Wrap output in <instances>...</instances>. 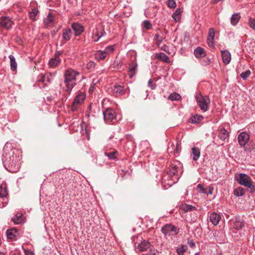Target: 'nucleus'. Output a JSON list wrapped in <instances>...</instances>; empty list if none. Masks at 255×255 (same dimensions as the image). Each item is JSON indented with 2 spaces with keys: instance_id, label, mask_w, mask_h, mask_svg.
I'll use <instances>...</instances> for the list:
<instances>
[{
  "instance_id": "1",
  "label": "nucleus",
  "mask_w": 255,
  "mask_h": 255,
  "mask_svg": "<svg viewBox=\"0 0 255 255\" xmlns=\"http://www.w3.org/2000/svg\"><path fill=\"white\" fill-rule=\"evenodd\" d=\"M21 152L17 148H13L10 143L6 142L3 147L2 156L4 167L11 172L18 171L20 164Z\"/></svg>"
},
{
  "instance_id": "2",
  "label": "nucleus",
  "mask_w": 255,
  "mask_h": 255,
  "mask_svg": "<svg viewBox=\"0 0 255 255\" xmlns=\"http://www.w3.org/2000/svg\"><path fill=\"white\" fill-rule=\"evenodd\" d=\"M80 74L79 72L69 68L65 70L64 74V82L65 84L66 91L70 94L72 89L76 85V77Z\"/></svg>"
},
{
  "instance_id": "3",
  "label": "nucleus",
  "mask_w": 255,
  "mask_h": 255,
  "mask_svg": "<svg viewBox=\"0 0 255 255\" xmlns=\"http://www.w3.org/2000/svg\"><path fill=\"white\" fill-rule=\"evenodd\" d=\"M235 178L240 185L249 188L251 193H255V186L253 184L252 180L249 175L241 173L235 175Z\"/></svg>"
},
{
  "instance_id": "4",
  "label": "nucleus",
  "mask_w": 255,
  "mask_h": 255,
  "mask_svg": "<svg viewBox=\"0 0 255 255\" xmlns=\"http://www.w3.org/2000/svg\"><path fill=\"white\" fill-rule=\"evenodd\" d=\"M54 76V74L47 73L43 74L42 73L39 74L37 78V82L39 83L38 86L40 88H43L44 85L50 82Z\"/></svg>"
},
{
  "instance_id": "5",
  "label": "nucleus",
  "mask_w": 255,
  "mask_h": 255,
  "mask_svg": "<svg viewBox=\"0 0 255 255\" xmlns=\"http://www.w3.org/2000/svg\"><path fill=\"white\" fill-rule=\"evenodd\" d=\"M196 99L201 110L203 112L207 111L208 104L210 103L209 98L207 96L204 97L201 94H199L196 96Z\"/></svg>"
},
{
  "instance_id": "6",
  "label": "nucleus",
  "mask_w": 255,
  "mask_h": 255,
  "mask_svg": "<svg viewBox=\"0 0 255 255\" xmlns=\"http://www.w3.org/2000/svg\"><path fill=\"white\" fill-rule=\"evenodd\" d=\"M105 34L104 27L102 23H100L93 30L92 38L94 41L97 42Z\"/></svg>"
},
{
  "instance_id": "7",
  "label": "nucleus",
  "mask_w": 255,
  "mask_h": 255,
  "mask_svg": "<svg viewBox=\"0 0 255 255\" xmlns=\"http://www.w3.org/2000/svg\"><path fill=\"white\" fill-rule=\"evenodd\" d=\"M162 233L165 236L176 235L178 232V229L172 224H166L161 228Z\"/></svg>"
},
{
  "instance_id": "8",
  "label": "nucleus",
  "mask_w": 255,
  "mask_h": 255,
  "mask_svg": "<svg viewBox=\"0 0 255 255\" xmlns=\"http://www.w3.org/2000/svg\"><path fill=\"white\" fill-rule=\"evenodd\" d=\"M85 99V95L81 93L78 94L74 99L71 107V110L73 112L76 111L78 109L79 105L83 102Z\"/></svg>"
},
{
  "instance_id": "9",
  "label": "nucleus",
  "mask_w": 255,
  "mask_h": 255,
  "mask_svg": "<svg viewBox=\"0 0 255 255\" xmlns=\"http://www.w3.org/2000/svg\"><path fill=\"white\" fill-rule=\"evenodd\" d=\"M181 164L179 161H174L170 165V168L169 170V174L171 176L177 175L179 171L181 169Z\"/></svg>"
},
{
  "instance_id": "10",
  "label": "nucleus",
  "mask_w": 255,
  "mask_h": 255,
  "mask_svg": "<svg viewBox=\"0 0 255 255\" xmlns=\"http://www.w3.org/2000/svg\"><path fill=\"white\" fill-rule=\"evenodd\" d=\"M103 115L105 121L110 123L116 117L115 111L111 109H107L103 112Z\"/></svg>"
},
{
  "instance_id": "11",
  "label": "nucleus",
  "mask_w": 255,
  "mask_h": 255,
  "mask_svg": "<svg viewBox=\"0 0 255 255\" xmlns=\"http://www.w3.org/2000/svg\"><path fill=\"white\" fill-rule=\"evenodd\" d=\"M13 22L11 19L8 16H1L0 19V25L6 29H9L11 27Z\"/></svg>"
},
{
  "instance_id": "12",
  "label": "nucleus",
  "mask_w": 255,
  "mask_h": 255,
  "mask_svg": "<svg viewBox=\"0 0 255 255\" xmlns=\"http://www.w3.org/2000/svg\"><path fill=\"white\" fill-rule=\"evenodd\" d=\"M238 139L240 145L244 147L248 142L250 139V135L246 132H242L238 135Z\"/></svg>"
},
{
  "instance_id": "13",
  "label": "nucleus",
  "mask_w": 255,
  "mask_h": 255,
  "mask_svg": "<svg viewBox=\"0 0 255 255\" xmlns=\"http://www.w3.org/2000/svg\"><path fill=\"white\" fill-rule=\"evenodd\" d=\"M231 227L237 230H240L244 226V221L240 218H235L231 221Z\"/></svg>"
},
{
  "instance_id": "14",
  "label": "nucleus",
  "mask_w": 255,
  "mask_h": 255,
  "mask_svg": "<svg viewBox=\"0 0 255 255\" xmlns=\"http://www.w3.org/2000/svg\"><path fill=\"white\" fill-rule=\"evenodd\" d=\"M150 247V243L145 240L141 242L140 244H137L135 246V250L136 252H144L149 249Z\"/></svg>"
},
{
  "instance_id": "15",
  "label": "nucleus",
  "mask_w": 255,
  "mask_h": 255,
  "mask_svg": "<svg viewBox=\"0 0 255 255\" xmlns=\"http://www.w3.org/2000/svg\"><path fill=\"white\" fill-rule=\"evenodd\" d=\"M6 234L8 239L13 240H16L19 236L18 231L15 228L7 230Z\"/></svg>"
},
{
  "instance_id": "16",
  "label": "nucleus",
  "mask_w": 255,
  "mask_h": 255,
  "mask_svg": "<svg viewBox=\"0 0 255 255\" xmlns=\"http://www.w3.org/2000/svg\"><path fill=\"white\" fill-rule=\"evenodd\" d=\"M215 35V31L214 28H210L209 29L208 36L207 38V42L209 46L213 47L214 46V37Z\"/></svg>"
},
{
  "instance_id": "17",
  "label": "nucleus",
  "mask_w": 255,
  "mask_h": 255,
  "mask_svg": "<svg viewBox=\"0 0 255 255\" xmlns=\"http://www.w3.org/2000/svg\"><path fill=\"white\" fill-rule=\"evenodd\" d=\"M112 90L113 94L116 96L123 95L125 94V90L124 87L120 85H115L112 88Z\"/></svg>"
},
{
  "instance_id": "18",
  "label": "nucleus",
  "mask_w": 255,
  "mask_h": 255,
  "mask_svg": "<svg viewBox=\"0 0 255 255\" xmlns=\"http://www.w3.org/2000/svg\"><path fill=\"white\" fill-rule=\"evenodd\" d=\"M72 28L75 32V35L78 36L84 31V27L80 23L75 22L72 24Z\"/></svg>"
},
{
  "instance_id": "19",
  "label": "nucleus",
  "mask_w": 255,
  "mask_h": 255,
  "mask_svg": "<svg viewBox=\"0 0 255 255\" xmlns=\"http://www.w3.org/2000/svg\"><path fill=\"white\" fill-rule=\"evenodd\" d=\"M55 21L54 15L52 13H49L46 17L43 19V22L47 26L52 25Z\"/></svg>"
},
{
  "instance_id": "20",
  "label": "nucleus",
  "mask_w": 255,
  "mask_h": 255,
  "mask_svg": "<svg viewBox=\"0 0 255 255\" xmlns=\"http://www.w3.org/2000/svg\"><path fill=\"white\" fill-rule=\"evenodd\" d=\"M209 219L214 225H217L221 220V216L219 214L213 212L210 214Z\"/></svg>"
},
{
  "instance_id": "21",
  "label": "nucleus",
  "mask_w": 255,
  "mask_h": 255,
  "mask_svg": "<svg viewBox=\"0 0 255 255\" xmlns=\"http://www.w3.org/2000/svg\"><path fill=\"white\" fill-rule=\"evenodd\" d=\"M137 64L136 62H132L129 64L128 69V75L130 78H132L136 73V68Z\"/></svg>"
},
{
  "instance_id": "22",
  "label": "nucleus",
  "mask_w": 255,
  "mask_h": 255,
  "mask_svg": "<svg viewBox=\"0 0 255 255\" xmlns=\"http://www.w3.org/2000/svg\"><path fill=\"white\" fill-rule=\"evenodd\" d=\"M222 57L223 62L226 64H229L231 59V56L230 53L227 50H224L222 51Z\"/></svg>"
},
{
  "instance_id": "23",
  "label": "nucleus",
  "mask_w": 255,
  "mask_h": 255,
  "mask_svg": "<svg viewBox=\"0 0 255 255\" xmlns=\"http://www.w3.org/2000/svg\"><path fill=\"white\" fill-rule=\"evenodd\" d=\"M194 54L196 58L204 57L206 56V53L203 48L201 47H198L194 50Z\"/></svg>"
},
{
  "instance_id": "24",
  "label": "nucleus",
  "mask_w": 255,
  "mask_h": 255,
  "mask_svg": "<svg viewBox=\"0 0 255 255\" xmlns=\"http://www.w3.org/2000/svg\"><path fill=\"white\" fill-rule=\"evenodd\" d=\"M94 56L96 59L98 61L103 60L107 57V55L104 50H98L96 51L94 54Z\"/></svg>"
},
{
  "instance_id": "25",
  "label": "nucleus",
  "mask_w": 255,
  "mask_h": 255,
  "mask_svg": "<svg viewBox=\"0 0 255 255\" xmlns=\"http://www.w3.org/2000/svg\"><path fill=\"white\" fill-rule=\"evenodd\" d=\"M72 35V31L70 28L63 29L62 37L65 41H68L70 39Z\"/></svg>"
},
{
  "instance_id": "26",
  "label": "nucleus",
  "mask_w": 255,
  "mask_h": 255,
  "mask_svg": "<svg viewBox=\"0 0 255 255\" xmlns=\"http://www.w3.org/2000/svg\"><path fill=\"white\" fill-rule=\"evenodd\" d=\"M192 155H193V160H197L200 156V150L198 147H193L192 148Z\"/></svg>"
},
{
  "instance_id": "27",
  "label": "nucleus",
  "mask_w": 255,
  "mask_h": 255,
  "mask_svg": "<svg viewBox=\"0 0 255 255\" xmlns=\"http://www.w3.org/2000/svg\"><path fill=\"white\" fill-rule=\"evenodd\" d=\"M155 58L164 62L169 63V60L168 56L164 53L160 52L155 55Z\"/></svg>"
},
{
  "instance_id": "28",
  "label": "nucleus",
  "mask_w": 255,
  "mask_h": 255,
  "mask_svg": "<svg viewBox=\"0 0 255 255\" xmlns=\"http://www.w3.org/2000/svg\"><path fill=\"white\" fill-rule=\"evenodd\" d=\"M219 137L222 140H225L229 136V132L224 128H222L219 133Z\"/></svg>"
},
{
  "instance_id": "29",
  "label": "nucleus",
  "mask_w": 255,
  "mask_h": 255,
  "mask_svg": "<svg viewBox=\"0 0 255 255\" xmlns=\"http://www.w3.org/2000/svg\"><path fill=\"white\" fill-rule=\"evenodd\" d=\"M241 16L239 13H235L233 14L231 18V24L235 26L238 23L240 19Z\"/></svg>"
},
{
  "instance_id": "30",
  "label": "nucleus",
  "mask_w": 255,
  "mask_h": 255,
  "mask_svg": "<svg viewBox=\"0 0 255 255\" xmlns=\"http://www.w3.org/2000/svg\"><path fill=\"white\" fill-rule=\"evenodd\" d=\"M203 119V117L202 115H195L191 117L190 121L192 124H198L200 123Z\"/></svg>"
},
{
  "instance_id": "31",
  "label": "nucleus",
  "mask_w": 255,
  "mask_h": 255,
  "mask_svg": "<svg viewBox=\"0 0 255 255\" xmlns=\"http://www.w3.org/2000/svg\"><path fill=\"white\" fill-rule=\"evenodd\" d=\"M12 221L15 224H20L23 222V217L21 214H16L12 218Z\"/></svg>"
},
{
  "instance_id": "32",
  "label": "nucleus",
  "mask_w": 255,
  "mask_h": 255,
  "mask_svg": "<svg viewBox=\"0 0 255 255\" xmlns=\"http://www.w3.org/2000/svg\"><path fill=\"white\" fill-rule=\"evenodd\" d=\"M60 61V59H57L55 57H54L49 60L48 64L50 67L54 68L59 65Z\"/></svg>"
},
{
  "instance_id": "33",
  "label": "nucleus",
  "mask_w": 255,
  "mask_h": 255,
  "mask_svg": "<svg viewBox=\"0 0 255 255\" xmlns=\"http://www.w3.org/2000/svg\"><path fill=\"white\" fill-rule=\"evenodd\" d=\"M9 58L10 59V69L11 70L14 71L17 68V63L15 59L12 55L9 56Z\"/></svg>"
},
{
  "instance_id": "34",
  "label": "nucleus",
  "mask_w": 255,
  "mask_h": 255,
  "mask_svg": "<svg viewBox=\"0 0 255 255\" xmlns=\"http://www.w3.org/2000/svg\"><path fill=\"white\" fill-rule=\"evenodd\" d=\"M181 209L184 211L185 212H187L188 211H192L195 210L196 208L195 207L192 205L185 204L181 206Z\"/></svg>"
},
{
  "instance_id": "35",
  "label": "nucleus",
  "mask_w": 255,
  "mask_h": 255,
  "mask_svg": "<svg viewBox=\"0 0 255 255\" xmlns=\"http://www.w3.org/2000/svg\"><path fill=\"white\" fill-rule=\"evenodd\" d=\"M181 11L180 8H177L174 13L172 14V17L176 21H178L181 18Z\"/></svg>"
},
{
  "instance_id": "36",
  "label": "nucleus",
  "mask_w": 255,
  "mask_h": 255,
  "mask_svg": "<svg viewBox=\"0 0 255 255\" xmlns=\"http://www.w3.org/2000/svg\"><path fill=\"white\" fill-rule=\"evenodd\" d=\"M234 195L237 197L242 196L245 194V190L242 187H238L234 190Z\"/></svg>"
},
{
  "instance_id": "37",
  "label": "nucleus",
  "mask_w": 255,
  "mask_h": 255,
  "mask_svg": "<svg viewBox=\"0 0 255 255\" xmlns=\"http://www.w3.org/2000/svg\"><path fill=\"white\" fill-rule=\"evenodd\" d=\"M7 191L5 186H0V197L2 198L7 195Z\"/></svg>"
},
{
  "instance_id": "38",
  "label": "nucleus",
  "mask_w": 255,
  "mask_h": 255,
  "mask_svg": "<svg viewBox=\"0 0 255 255\" xmlns=\"http://www.w3.org/2000/svg\"><path fill=\"white\" fill-rule=\"evenodd\" d=\"M180 98V95L175 93H171L168 97V99L171 101H178Z\"/></svg>"
},
{
  "instance_id": "39",
  "label": "nucleus",
  "mask_w": 255,
  "mask_h": 255,
  "mask_svg": "<svg viewBox=\"0 0 255 255\" xmlns=\"http://www.w3.org/2000/svg\"><path fill=\"white\" fill-rule=\"evenodd\" d=\"M104 51L105 52L106 55L112 53L115 50V46L114 45H110L109 46L106 47Z\"/></svg>"
},
{
  "instance_id": "40",
  "label": "nucleus",
  "mask_w": 255,
  "mask_h": 255,
  "mask_svg": "<svg viewBox=\"0 0 255 255\" xmlns=\"http://www.w3.org/2000/svg\"><path fill=\"white\" fill-rule=\"evenodd\" d=\"M187 250V246L182 245L177 249V252L179 255H184V252Z\"/></svg>"
},
{
  "instance_id": "41",
  "label": "nucleus",
  "mask_w": 255,
  "mask_h": 255,
  "mask_svg": "<svg viewBox=\"0 0 255 255\" xmlns=\"http://www.w3.org/2000/svg\"><path fill=\"white\" fill-rule=\"evenodd\" d=\"M251 75V71L249 70H248L245 72H243L241 74V77L242 78H243L244 80H246L249 76Z\"/></svg>"
},
{
  "instance_id": "42",
  "label": "nucleus",
  "mask_w": 255,
  "mask_h": 255,
  "mask_svg": "<svg viewBox=\"0 0 255 255\" xmlns=\"http://www.w3.org/2000/svg\"><path fill=\"white\" fill-rule=\"evenodd\" d=\"M117 154L116 151H113L110 153H105L106 156L109 157L110 159H114L116 158V154Z\"/></svg>"
},
{
  "instance_id": "43",
  "label": "nucleus",
  "mask_w": 255,
  "mask_h": 255,
  "mask_svg": "<svg viewBox=\"0 0 255 255\" xmlns=\"http://www.w3.org/2000/svg\"><path fill=\"white\" fill-rule=\"evenodd\" d=\"M35 4L37 5V2L33 1V7ZM38 12L39 11L37 9L33 7V21L35 20L34 17L37 15Z\"/></svg>"
},
{
  "instance_id": "44",
  "label": "nucleus",
  "mask_w": 255,
  "mask_h": 255,
  "mask_svg": "<svg viewBox=\"0 0 255 255\" xmlns=\"http://www.w3.org/2000/svg\"><path fill=\"white\" fill-rule=\"evenodd\" d=\"M167 5L170 8H174L176 7V2L174 0H167Z\"/></svg>"
},
{
  "instance_id": "45",
  "label": "nucleus",
  "mask_w": 255,
  "mask_h": 255,
  "mask_svg": "<svg viewBox=\"0 0 255 255\" xmlns=\"http://www.w3.org/2000/svg\"><path fill=\"white\" fill-rule=\"evenodd\" d=\"M95 66H96V63L94 62L91 61L88 63H87V68L89 70H92L94 69Z\"/></svg>"
},
{
  "instance_id": "46",
  "label": "nucleus",
  "mask_w": 255,
  "mask_h": 255,
  "mask_svg": "<svg viewBox=\"0 0 255 255\" xmlns=\"http://www.w3.org/2000/svg\"><path fill=\"white\" fill-rule=\"evenodd\" d=\"M143 26L146 29H150L152 27V25L150 22L148 20H144L143 22Z\"/></svg>"
},
{
  "instance_id": "47",
  "label": "nucleus",
  "mask_w": 255,
  "mask_h": 255,
  "mask_svg": "<svg viewBox=\"0 0 255 255\" xmlns=\"http://www.w3.org/2000/svg\"><path fill=\"white\" fill-rule=\"evenodd\" d=\"M155 39L156 41V43L158 45H159L162 42L163 39L160 36L159 34H156L155 35Z\"/></svg>"
},
{
  "instance_id": "48",
  "label": "nucleus",
  "mask_w": 255,
  "mask_h": 255,
  "mask_svg": "<svg viewBox=\"0 0 255 255\" xmlns=\"http://www.w3.org/2000/svg\"><path fill=\"white\" fill-rule=\"evenodd\" d=\"M249 25L250 26L255 30V19L251 17L249 19Z\"/></svg>"
},
{
  "instance_id": "49",
  "label": "nucleus",
  "mask_w": 255,
  "mask_h": 255,
  "mask_svg": "<svg viewBox=\"0 0 255 255\" xmlns=\"http://www.w3.org/2000/svg\"><path fill=\"white\" fill-rule=\"evenodd\" d=\"M197 189L199 190L200 193L204 194L207 193L206 190L201 184L198 185Z\"/></svg>"
},
{
  "instance_id": "50",
  "label": "nucleus",
  "mask_w": 255,
  "mask_h": 255,
  "mask_svg": "<svg viewBox=\"0 0 255 255\" xmlns=\"http://www.w3.org/2000/svg\"><path fill=\"white\" fill-rule=\"evenodd\" d=\"M152 81L151 79H150L148 82V85L150 88L152 90L155 89L156 85L155 84H151Z\"/></svg>"
},
{
  "instance_id": "51",
  "label": "nucleus",
  "mask_w": 255,
  "mask_h": 255,
  "mask_svg": "<svg viewBox=\"0 0 255 255\" xmlns=\"http://www.w3.org/2000/svg\"><path fill=\"white\" fill-rule=\"evenodd\" d=\"M9 255H20V252L18 250H14L9 253Z\"/></svg>"
},
{
  "instance_id": "52",
  "label": "nucleus",
  "mask_w": 255,
  "mask_h": 255,
  "mask_svg": "<svg viewBox=\"0 0 255 255\" xmlns=\"http://www.w3.org/2000/svg\"><path fill=\"white\" fill-rule=\"evenodd\" d=\"M180 150V147L179 146V144L177 143L176 144L175 148L174 149L173 153L174 154H177L179 153Z\"/></svg>"
},
{
  "instance_id": "53",
  "label": "nucleus",
  "mask_w": 255,
  "mask_h": 255,
  "mask_svg": "<svg viewBox=\"0 0 255 255\" xmlns=\"http://www.w3.org/2000/svg\"><path fill=\"white\" fill-rule=\"evenodd\" d=\"M62 51H57L55 54L54 57H55L57 59H60L59 56L60 55L62 54Z\"/></svg>"
},
{
  "instance_id": "54",
  "label": "nucleus",
  "mask_w": 255,
  "mask_h": 255,
  "mask_svg": "<svg viewBox=\"0 0 255 255\" xmlns=\"http://www.w3.org/2000/svg\"><path fill=\"white\" fill-rule=\"evenodd\" d=\"M188 244L192 248L194 247L195 246V243L193 242L192 240H188Z\"/></svg>"
},
{
  "instance_id": "55",
  "label": "nucleus",
  "mask_w": 255,
  "mask_h": 255,
  "mask_svg": "<svg viewBox=\"0 0 255 255\" xmlns=\"http://www.w3.org/2000/svg\"><path fill=\"white\" fill-rule=\"evenodd\" d=\"M25 255H32V252L28 250H24Z\"/></svg>"
},
{
  "instance_id": "56",
  "label": "nucleus",
  "mask_w": 255,
  "mask_h": 255,
  "mask_svg": "<svg viewBox=\"0 0 255 255\" xmlns=\"http://www.w3.org/2000/svg\"><path fill=\"white\" fill-rule=\"evenodd\" d=\"M147 255H156V253L155 251L150 250L149 253L147 254Z\"/></svg>"
},
{
  "instance_id": "57",
  "label": "nucleus",
  "mask_w": 255,
  "mask_h": 255,
  "mask_svg": "<svg viewBox=\"0 0 255 255\" xmlns=\"http://www.w3.org/2000/svg\"><path fill=\"white\" fill-rule=\"evenodd\" d=\"M213 190V188H210L209 190V194H212Z\"/></svg>"
},
{
  "instance_id": "58",
  "label": "nucleus",
  "mask_w": 255,
  "mask_h": 255,
  "mask_svg": "<svg viewBox=\"0 0 255 255\" xmlns=\"http://www.w3.org/2000/svg\"><path fill=\"white\" fill-rule=\"evenodd\" d=\"M0 255H5L4 254H3V253L0 252Z\"/></svg>"
},
{
  "instance_id": "59",
  "label": "nucleus",
  "mask_w": 255,
  "mask_h": 255,
  "mask_svg": "<svg viewBox=\"0 0 255 255\" xmlns=\"http://www.w3.org/2000/svg\"><path fill=\"white\" fill-rule=\"evenodd\" d=\"M29 14H30V17H31L32 16V12L31 11L29 12Z\"/></svg>"
},
{
  "instance_id": "60",
  "label": "nucleus",
  "mask_w": 255,
  "mask_h": 255,
  "mask_svg": "<svg viewBox=\"0 0 255 255\" xmlns=\"http://www.w3.org/2000/svg\"><path fill=\"white\" fill-rule=\"evenodd\" d=\"M195 255H200L199 254H198V253H196V254H195Z\"/></svg>"
},
{
  "instance_id": "61",
  "label": "nucleus",
  "mask_w": 255,
  "mask_h": 255,
  "mask_svg": "<svg viewBox=\"0 0 255 255\" xmlns=\"http://www.w3.org/2000/svg\"><path fill=\"white\" fill-rule=\"evenodd\" d=\"M163 50H164V51H166V48H164V49H163Z\"/></svg>"
}]
</instances>
